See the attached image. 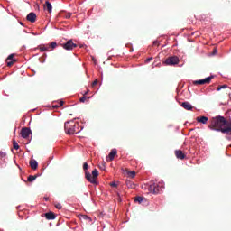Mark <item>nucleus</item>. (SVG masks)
Here are the masks:
<instances>
[{"label":"nucleus","mask_w":231,"mask_h":231,"mask_svg":"<svg viewBox=\"0 0 231 231\" xmlns=\"http://www.w3.org/2000/svg\"><path fill=\"white\" fill-rule=\"evenodd\" d=\"M98 84V79H95L94 82H92V88H95Z\"/></svg>","instance_id":"obj_31"},{"label":"nucleus","mask_w":231,"mask_h":231,"mask_svg":"<svg viewBox=\"0 0 231 231\" xmlns=\"http://www.w3.org/2000/svg\"><path fill=\"white\" fill-rule=\"evenodd\" d=\"M87 98H88V97H86V96H84V97H80L79 101H80L81 103H84V102H86V99H87Z\"/></svg>","instance_id":"obj_32"},{"label":"nucleus","mask_w":231,"mask_h":231,"mask_svg":"<svg viewBox=\"0 0 231 231\" xmlns=\"http://www.w3.org/2000/svg\"><path fill=\"white\" fill-rule=\"evenodd\" d=\"M180 63V58L177 56H171L165 60V64L167 66H176V64Z\"/></svg>","instance_id":"obj_5"},{"label":"nucleus","mask_w":231,"mask_h":231,"mask_svg":"<svg viewBox=\"0 0 231 231\" xmlns=\"http://www.w3.org/2000/svg\"><path fill=\"white\" fill-rule=\"evenodd\" d=\"M64 50L71 51L77 48V43L73 42V40H69L65 44H63Z\"/></svg>","instance_id":"obj_7"},{"label":"nucleus","mask_w":231,"mask_h":231,"mask_svg":"<svg viewBox=\"0 0 231 231\" xmlns=\"http://www.w3.org/2000/svg\"><path fill=\"white\" fill-rule=\"evenodd\" d=\"M110 186H112V187H114V188L118 187V185L116 184V182H111V183H110Z\"/></svg>","instance_id":"obj_36"},{"label":"nucleus","mask_w":231,"mask_h":231,"mask_svg":"<svg viewBox=\"0 0 231 231\" xmlns=\"http://www.w3.org/2000/svg\"><path fill=\"white\" fill-rule=\"evenodd\" d=\"M89 169V165L88 164V162H84L83 164V170L84 171H88Z\"/></svg>","instance_id":"obj_27"},{"label":"nucleus","mask_w":231,"mask_h":231,"mask_svg":"<svg viewBox=\"0 0 231 231\" xmlns=\"http://www.w3.org/2000/svg\"><path fill=\"white\" fill-rule=\"evenodd\" d=\"M80 219L83 221H88V223H91V217H89L88 215H81Z\"/></svg>","instance_id":"obj_18"},{"label":"nucleus","mask_w":231,"mask_h":231,"mask_svg":"<svg viewBox=\"0 0 231 231\" xmlns=\"http://www.w3.org/2000/svg\"><path fill=\"white\" fill-rule=\"evenodd\" d=\"M209 128L213 131H219L224 134H231V121L221 116H217L211 119Z\"/></svg>","instance_id":"obj_1"},{"label":"nucleus","mask_w":231,"mask_h":231,"mask_svg":"<svg viewBox=\"0 0 231 231\" xmlns=\"http://www.w3.org/2000/svg\"><path fill=\"white\" fill-rule=\"evenodd\" d=\"M126 185H127V187L133 188V185H134V184H133V182H131V181H126Z\"/></svg>","instance_id":"obj_35"},{"label":"nucleus","mask_w":231,"mask_h":231,"mask_svg":"<svg viewBox=\"0 0 231 231\" xmlns=\"http://www.w3.org/2000/svg\"><path fill=\"white\" fill-rule=\"evenodd\" d=\"M30 167L31 169H32L33 171H36L37 167H39V163L35 161V159H32L30 162Z\"/></svg>","instance_id":"obj_13"},{"label":"nucleus","mask_w":231,"mask_h":231,"mask_svg":"<svg viewBox=\"0 0 231 231\" xmlns=\"http://www.w3.org/2000/svg\"><path fill=\"white\" fill-rule=\"evenodd\" d=\"M181 107L186 109V111H192V109H194V106H192L191 104L187 101L181 104Z\"/></svg>","instance_id":"obj_12"},{"label":"nucleus","mask_w":231,"mask_h":231,"mask_svg":"<svg viewBox=\"0 0 231 231\" xmlns=\"http://www.w3.org/2000/svg\"><path fill=\"white\" fill-rule=\"evenodd\" d=\"M27 21H29V23H35V21H37V14L33 12L29 13L26 16Z\"/></svg>","instance_id":"obj_8"},{"label":"nucleus","mask_w":231,"mask_h":231,"mask_svg":"<svg viewBox=\"0 0 231 231\" xmlns=\"http://www.w3.org/2000/svg\"><path fill=\"white\" fill-rule=\"evenodd\" d=\"M49 49L51 50H55V48H57V42H51L49 45Z\"/></svg>","instance_id":"obj_19"},{"label":"nucleus","mask_w":231,"mask_h":231,"mask_svg":"<svg viewBox=\"0 0 231 231\" xmlns=\"http://www.w3.org/2000/svg\"><path fill=\"white\" fill-rule=\"evenodd\" d=\"M30 134H32V130H30V128H23L21 131V136L22 138H28V136H30Z\"/></svg>","instance_id":"obj_9"},{"label":"nucleus","mask_w":231,"mask_h":231,"mask_svg":"<svg viewBox=\"0 0 231 231\" xmlns=\"http://www.w3.org/2000/svg\"><path fill=\"white\" fill-rule=\"evenodd\" d=\"M153 44H157V46H160V42L158 41L153 42Z\"/></svg>","instance_id":"obj_37"},{"label":"nucleus","mask_w":231,"mask_h":231,"mask_svg":"<svg viewBox=\"0 0 231 231\" xmlns=\"http://www.w3.org/2000/svg\"><path fill=\"white\" fill-rule=\"evenodd\" d=\"M175 156L178 158V160H185V153H183V151L181 150H176L175 151Z\"/></svg>","instance_id":"obj_11"},{"label":"nucleus","mask_w":231,"mask_h":231,"mask_svg":"<svg viewBox=\"0 0 231 231\" xmlns=\"http://www.w3.org/2000/svg\"><path fill=\"white\" fill-rule=\"evenodd\" d=\"M45 217L46 219L51 220V219H55L56 216L53 214V212H48V213H45Z\"/></svg>","instance_id":"obj_16"},{"label":"nucleus","mask_w":231,"mask_h":231,"mask_svg":"<svg viewBox=\"0 0 231 231\" xmlns=\"http://www.w3.org/2000/svg\"><path fill=\"white\" fill-rule=\"evenodd\" d=\"M134 201L137 203H142V201H143V197H135Z\"/></svg>","instance_id":"obj_23"},{"label":"nucleus","mask_w":231,"mask_h":231,"mask_svg":"<svg viewBox=\"0 0 231 231\" xmlns=\"http://www.w3.org/2000/svg\"><path fill=\"white\" fill-rule=\"evenodd\" d=\"M17 61V60H6L7 62V66L10 68L11 66H14V63H15Z\"/></svg>","instance_id":"obj_21"},{"label":"nucleus","mask_w":231,"mask_h":231,"mask_svg":"<svg viewBox=\"0 0 231 231\" xmlns=\"http://www.w3.org/2000/svg\"><path fill=\"white\" fill-rule=\"evenodd\" d=\"M85 178L88 181H89V183H92V185H98V181H97L98 178V170H93L92 176L88 171H85Z\"/></svg>","instance_id":"obj_4"},{"label":"nucleus","mask_w":231,"mask_h":231,"mask_svg":"<svg viewBox=\"0 0 231 231\" xmlns=\"http://www.w3.org/2000/svg\"><path fill=\"white\" fill-rule=\"evenodd\" d=\"M151 60H152V57L146 59L145 64H149V62H151Z\"/></svg>","instance_id":"obj_34"},{"label":"nucleus","mask_w":231,"mask_h":231,"mask_svg":"<svg viewBox=\"0 0 231 231\" xmlns=\"http://www.w3.org/2000/svg\"><path fill=\"white\" fill-rule=\"evenodd\" d=\"M35 180H37V175H30L27 179V181L32 182V181H35Z\"/></svg>","instance_id":"obj_20"},{"label":"nucleus","mask_w":231,"mask_h":231,"mask_svg":"<svg viewBox=\"0 0 231 231\" xmlns=\"http://www.w3.org/2000/svg\"><path fill=\"white\" fill-rule=\"evenodd\" d=\"M55 208H58V210L62 209V205L60 203H56Z\"/></svg>","instance_id":"obj_28"},{"label":"nucleus","mask_w":231,"mask_h":231,"mask_svg":"<svg viewBox=\"0 0 231 231\" xmlns=\"http://www.w3.org/2000/svg\"><path fill=\"white\" fill-rule=\"evenodd\" d=\"M44 199H45V201H49V200H50V198L44 197Z\"/></svg>","instance_id":"obj_38"},{"label":"nucleus","mask_w":231,"mask_h":231,"mask_svg":"<svg viewBox=\"0 0 231 231\" xmlns=\"http://www.w3.org/2000/svg\"><path fill=\"white\" fill-rule=\"evenodd\" d=\"M39 50L40 51H51V50H50L49 45H40Z\"/></svg>","instance_id":"obj_15"},{"label":"nucleus","mask_w":231,"mask_h":231,"mask_svg":"<svg viewBox=\"0 0 231 231\" xmlns=\"http://www.w3.org/2000/svg\"><path fill=\"white\" fill-rule=\"evenodd\" d=\"M101 169H106V166L103 165V167H101Z\"/></svg>","instance_id":"obj_40"},{"label":"nucleus","mask_w":231,"mask_h":231,"mask_svg":"<svg viewBox=\"0 0 231 231\" xmlns=\"http://www.w3.org/2000/svg\"><path fill=\"white\" fill-rule=\"evenodd\" d=\"M116 154H117L116 149L111 150L108 157L106 158V162H113Z\"/></svg>","instance_id":"obj_10"},{"label":"nucleus","mask_w":231,"mask_h":231,"mask_svg":"<svg viewBox=\"0 0 231 231\" xmlns=\"http://www.w3.org/2000/svg\"><path fill=\"white\" fill-rule=\"evenodd\" d=\"M127 175L129 178H134V176H136V171H128Z\"/></svg>","instance_id":"obj_22"},{"label":"nucleus","mask_w":231,"mask_h":231,"mask_svg":"<svg viewBox=\"0 0 231 231\" xmlns=\"http://www.w3.org/2000/svg\"><path fill=\"white\" fill-rule=\"evenodd\" d=\"M0 231H3V230L0 229Z\"/></svg>","instance_id":"obj_42"},{"label":"nucleus","mask_w":231,"mask_h":231,"mask_svg":"<svg viewBox=\"0 0 231 231\" xmlns=\"http://www.w3.org/2000/svg\"><path fill=\"white\" fill-rule=\"evenodd\" d=\"M197 122H199V124H207V122H208V117L207 116H199L196 118Z\"/></svg>","instance_id":"obj_14"},{"label":"nucleus","mask_w":231,"mask_h":231,"mask_svg":"<svg viewBox=\"0 0 231 231\" xmlns=\"http://www.w3.org/2000/svg\"><path fill=\"white\" fill-rule=\"evenodd\" d=\"M216 51H217L216 49H214V53H216Z\"/></svg>","instance_id":"obj_41"},{"label":"nucleus","mask_w":231,"mask_h":231,"mask_svg":"<svg viewBox=\"0 0 231 231\" xmlns=\"http://www.w3.org/2000/svg\"><path fill=\"white\" fill-rule=\"evenodd\" d=\"M13 147L14 149H15L16 151L19 150V143H17L15 142V140L13 141Z\"/></svg>","instance_id":"obj_24"},{"label":"nucleus","mask_w":231,"mask_h":231,"mask_svg":"<svg viewBox=\"0 0 231 231\" xmlns=\"http://www.w3.org/2000/svg\"><path fill=\"white\" fill-rule=\"evenodd\" d=\"M71 17V13H67L65 14V19H69Z\"/></svg>","instance_id":"obj_33"},{"label":"nucleus","mask_w":231,"mask_h":231,"mask_svg":"<svg viewBox=\"0 0 231 231\" xmlns=\"http://www.w3.org/2000/svg\"><path fill=\"white\" fill-rule=\"evenodd\" d=\"M65 133L67 134H75V133H80L79 129V123L73 121H67L64 125Z\"/></svg>","instance_id":"obj_2"},{"label":"nucleus","mask_w":231,"mask_h":231,"mask_svg":"<svg viewBox=\"0 0 231 231\" xmlns=\"http://www.w3.org/2000/svg\"><path fill=\"white\" fill-rule=\"evenodd\" d=\"M46 10L49 12V14H51V10H53V6L51 5V3L45 2Z\"/></svg>","instance_id":"obj_17"},{"label":"nucleus","mask_w":231,"mask_h":231,"mask_svg":"<svg viewBox=\"0 0 231 231\" xmlns=\"http://www.w3.org/2000/svg\"><path fill=\"white\" fill-rule=\"evenodd\" d=\"M62 106H64V101H60L59 105H55L53 107H62Z\"/></svg>","instance_id":"obj_26"},{"label":"nucleus","mask_w":231,"mask_h":231,"mask_svg":"<svg viewBox=\"0 0 231 231\" xmlns=\"http://www.w3.org/2000/svg\"><path fill=\"white\" fill-rule=\"evenodd\" d=\"M163 187H164L163 182L158 181V180H152L150 182L148 190L152 194H159V192H162V190H163Z\"/></svg>","instance_id":"obj_3"},{"label":"nucleus","mask_w":231,"mask_h":231,"mask_svg":"<svg viewBox=\"0 0 231 231\" xmlns=\"http://www.w3.org/2000/svg\"><path fill=\"white\" fill-rule=\"evenodd\" d=\"M227 86L226 85H221L218 86L217 88V91H221V89H226Z\"/></svg>","instance_id":"obj_25"},{"label":"nucleus","mask_w":231,"mask_h":231,"mask_svg":"<svg viewBox=\"0 0 231 231\" xmlns=\"http://www.w3.org/2000/svg\"><path fill=\"white\" fill-rule=\"evenodd\" d=\"M8 60H15V59H14V54H11L7 57Z\"/></svg>","instance_id":"obj_30"},{"label":"nucleus","mask_w":231,"mask_h":231,"mask_svg":"<svg viewBox=\"0 0 231 231\" xmlns=\"http://www.w3.org/2000/svg\"><path fill=\"white\" fill-rule=\"evenodd\" d=\"M5 157H6V153L0 152V160H3Z\"/></svg>","instance_id":"obj_29"},{"label":"nucleus","mask_w":231,"mask_h":231,"mask_svg":"<svg viewBox=\"0 0 231 231\" xmlns=\"http://www.w3.org/2000/svg\"><path fill=\"white\" fill-rule=\"evenodd\" d=\"M88 93H89V90H88L87 92H85V94H84V95H88Z\"/></svg>","instance_id":"obj_39"},{"label":"nucleus","mask_w":231,"mask_h":231,"mask_svg":"<svg viewBox=\"0 0 231 231\" xmlns=\"http://www.w3.org/2000/svg\"><path fill=\"white\" fill-rule=\"evenodd\" d=\"M212 79H214V77L210 76L208 78H205L204 79H199V80H195L193 81L194 86H203L205 84H210V82L212 81Z\"/></svg>","instance_id":"obj_6"}]
</instances>
